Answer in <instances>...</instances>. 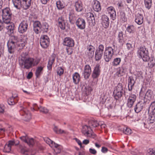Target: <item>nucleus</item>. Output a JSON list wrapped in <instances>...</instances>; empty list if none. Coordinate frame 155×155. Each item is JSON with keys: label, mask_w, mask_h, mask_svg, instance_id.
<instances>
[{"label": "nucleus", "mask_w": 155, "mask_h": 155, "mask_svg": "<svg viewBox=\"0 0 155 155\" xmlns=\"http://www.w3.org/2000/svg\"><path fill=\"white\" fill-rule=\"evenodd\" d=\"M25 42L18 41V37L15 36H11L7 43L8 50L9 53H13L15 49H20L25 46Z\"/></svg>", "instance_id": "f257e3e1"}, {"label": "nucleus", "mask_w": 155, "mask_h": 155, "mask_svg": "<svg viewBox=\"0 0 155 155\" xmlns=\"http://www.w3.org/2000/svg\"><path fill=\"white\" fill-rule=\"evenodd\" d=\"M19 64L21 68L29 69L32 66L34 59L33 58L27 57L24 54H22L19 59Z\"/></svg>", "instance_id": "f03ea898"}, {"label": "nucleus", "mask_w": 155, "mask_h": 155, "mask_svg": "<svg viewBox=\"0 0 155 155\" xmlns=\"http://www.w3.org/2000/svg\"><path fill=\"white\" fill-rule=\"evenodd\" d=\"M137 56L144 62L148 61L150 58L148 50L144 46H141L138 48Z\"/></svg>", "instance_id": "7ed1b4c3"}, {"label": "nucleus", "mask_w": 155, "mask_h": 155, "mask_svg": "<svg viewBox=\"0 0 155 155\" xmlns=\"http://www.w3.org/2000/svg\"><path fill=\"white\" fill-rule=\"evenodd\" d=\"M12 14L11 11L8 8H6L2 10V19L5 22L9 23L11 21Z\"/></svg>", "instance_id": "20e7f679"}, {"label": "nucleus", "mask_w": 155, "mask_h": 155, "mask_svg": "<svg viewBox=\"0 0 155 155\" xmlns=\"http://www.w3.org/2000/svg\"><path fill=\"white\" fill-rule=\"evenodd\" d=\"M44 140L51 147L54 148V151L55 153H59L60 152L62 148L61 146L55 143L48 138H45Z\"/></svg>", "instance_id": "39448f33"}, {"label": "nucleus", "mask_w": 155, "mask_h": 155, "mask_svg": "<svg viewBox=\"0 0 155 155\" xmlns=\"http://www.w3.org/2000/svg\"><path fill=\"white\" fill-rule=\"evenodd\" d=\"M124 96L127 100V106L129 107H131L133 106L136 99V96L135 94L130 93L129 96L124 93Z\"/></svg>", "instance_id": "423d86ee"}, {"label": "nucleus", "mask_w": 155, "mask_h": 155, "mask_svg": "<svg viewBox=\"0 0 155 155\" xmlns=\"http://www.w3.org/2000/svg\"><path fill=\"white\" fill-rule=\"evenodd\" d=\"M114 49L111 47H108L105 48L104 57L106 62H108L111 60L114 54Z\"/></svg>", "instance_id": "0eeeda50"}, {"label": "nucleus", "mask_w": 155, "mask_h": 155, "mask_svg": "<svg viewBox=\"0 0 155 155\" xmlns=\"http://www.w3.org/2000/svg\"><path fill=\"white\" fill-rule=\"evenodd\" d=\"M82 132V133L86 136L94 138L95 135L94 133L90 126L85 125L83 126Z\"/></svg>", "instance_id": "6e6552de"}, {"label": "nucleus", "mask_w": 155, "mask_h": 155, "mask_svg": "<svg viewBox=\"0 0 155 155\" xmlns=\"http://www.w3.org/2000/svg\"><path fill=\"white\" fill-rule=\"evenodd\" d=\"M28 22L26 19H24L20 24L18 27V31L20 33H23L28 29Z\"/></svg>", "instance_id": "1a4fd4ad"}, {"label": "nucleus", "mask_w": 155, "mask_h": 155, "mask_svg": "<svg viewBox=\"0 0 155 155\" xmlns=\"http://www.w3.org/2000/svg\"><path fill=\"white\" fill-rule=\"evenodd\" d=\"M123 92L122 84L121 83L118 84L114 92L116 98H117H117L120 97L122 96Z\"/></svg>", "instance_id": "9d476101"}, {"label": "nucleus", "mask_w": 155, "mask_h": 155, "mask_svg": "<svg viewBox=\"0 0 155 155\" xmlns=\"http://www.w3.org/2000/svg\"><path fill=\"white\" fill-rule=\"evenodd\" d=\"M50 40L48 37L46 35L42 36L40 38V44L43 48H46L49 45Z\"/></svg>", "instance_id": "9b49d317"}, {"label": "nucleus", "mask_w": 155, "mask_h": 155, "mask_svg": "<svg viewBox=\"0 0 155 155\" xmlns=\"http://www.w3.org/2000/svg\"><path fill=\"white\" fill-rule=\"evenodd\" d=\"M20 139L26 143L30 147L32 146L35 143V140L29 137L27 135L20 137Z\"/></svg>", "instance_id": "f8f14e48"}, {"label": "nucleus", "mask_w": 155, "mask_h": 155, "mask_svg": "<svg viewBox=\"0 0 155 155\" xmlns=\"http://www.w3.org/2000/svg\"><path fill=\"white\" fill-rule=\"evenodd\" d=\"M63 44L64 46L72 47L74 45V41L71 38L67 37L63 39Z\"/></svg>", "instance_id": "ddd939ff"}, {"label": "nucleus", "mask_w": 155, "mask_h": 155, "mask_svg": "<svg viewBox=\"0 0 155 155\" xmlns=\"http://www.w3.org/2000/svg\"><path fill=\"white\" fill-rule=\"evenodd\" d=\"M20 114L24 116V120L28 121L31 118V115L29 111L27 109L24 108L20 111Z\"/></svg>", "instance_id": "4468645a"}, {"label": "nucleus", "mask_w": 155, "mask_h": 155, "mask_svg": "<svg viewBox=\"0 0 155 155\" xmlns=\"http://www.w3.org/2000/svg\"><path fill=\"white\" fill-rule=\"evenodd\" d=\"M75 23L78 28L81 29H84L85 28L86 22L84 19L82 18H78Z\"/></svg>", "instance_id": "2eb2a0df"}, {"label": "nucleus", "mask_w": 155, "mask_h": 155, "mask_svg": "<svg viewBox=\"0 0 155 155\" xmlns=\"http://www.w3.org/2000/svg\"><path fill=\"white\" fill-rule=\"evenodd\" d=\"M107 12L109 15L110 18L113 20L116 18V15L115 10L112 6L108 7L107 9Z\"/></svg>", "instance_id": "dca6fc26"}, {"label": "nucleus", "mask_w": 155, "mask_h": 155, "mask_svg": "<svg viewBox=\"0 0 155 155\" xmlns=\"http://www.w3.org/2000/svg\"><path fill=\"white\" fill-rule=\"evenodd\" d=\"M34 30L36 34H38L41 31V23L38 21H35L33 24Z\"/></svg>", "instance_id": "f3484780"}, {"label": "nucleus", "mask_w": 155, "mask_h": 155, "mask_svg": "<svg viewBox=\"0 0 155 155\" xmlns=\"http://www.w3.org/2000/svg\"><path fill=\"white\" fill-rule=\"evenodd\" d=\"M101 72L99 64H97L94 67L92 74V77L94 79L98 78Z\"/></svg>", "instance_id": "a211bd4d"}, {"label": "nucleus", "mask_w": 155, "mask_h": 155, "mask_svg": "<svg viewBox=\"0 0 155 155\" xmlns=\"http://www.w3.org/2000/svg\"><path fill=\"white\" fill-rule=\"evenodd\" d=\"M86 17L89 24L94 25L95 24V19L93 14L91 12L88 13L87 14Z\"/></svg>", "instance_id": "6ab92c4d"}, {"label": "nucleus", "mask_w": 155, "mask_h": 155, "mask_svg": "<svg viewBox=\"0 0 155 155\" xmlns=\"http://www.w3.org/2000/svg\"><path fill=\"white\" fill-rule=\"evenodd\" d=\"M91 72V68L89 65H86L84 68L83 75L85 79L88 78Z\"/></svg>", "instance_id": "aec40b11"}, {"label": "nucleus", "mask_w": 155, "mask_h": 155, "mask_svg": "<svg viewBox=\"0 0 155 155\" xmlns=\"http://www.w3.org/2000/svg\"><path fill=\"white\" fill-rule=\"evenodd\" d=\"M102 24L105 28H107L109 26L110 22L109 18L106 15H102L101 18Z\"/></svg>", "instance_id": "412c9836"}, {"label": "nucleus", "mask_w": 155, "mask_h": 155, "mask_svg": "<svg viewBox=\"0 0 155 155\" xmlns=\"http://www.w3.org/2000/svg\"><path fill=\"white\" fill-rule=\"evenodd\" d=\"M93 7L94 10L97 12L100 11L101 10V6L100 2L97 0H94L92 2Z\"/></svg>", "instance_id": "4be33fe9"}, {"label": "nucleus", "mask_w": 155, "mask_h": 155, "mask_svg": "<svg viewBox=\"0 0 155 155\" xmlns=\"http://www.w3.org/2000/svg\"><path fill=\"white\" fill-rule=\"evenodd\" d=\"M74 7L76 11L77 12H81L83 10V4L80 0H78L75 2Z\"/></svg>", "instance_id": "5701e85b"}, {"label": "nucleus", "mask_w": 155, "mask_h": 155, "mask_svg": "<svg viewBox=\"0 0 155 155\" xmlns=\"http://www.w3.org/2000/svg\"><path fill=\"white\" fill-rule=\"evenodd\" d=\"M15 144V142L14 140H10L9 141L8 143H6L5 145L3 151L5 152H9L12 146L13 145Z\"/></svg>", "instance_id": "b1692460"}, {"label": "nucleus", "mask_w": 155, "mask_h": 155, "mask_svg": "<svg viewBox=\"0 0 155 155\" xmlns=\"http://www.w3.org/2000/svg\"><path fill=\"white\" fill-rule=\"evenodd\" d=\"M58 26L62 29H64L67 20L62 17H59L58 19Z\"/></svg>", "instance_id": "393cba45"}, {"label": "nucleus", "mask_w": 155, "mask_h": 155, "mask_svg": "<svg viewBox=\"0 0 155 155\" xmlns=\"http://www.w3.org/2000/svg\"><path fill=\"white\" fill-rule=\"evenodd\" d=\"M143 21V17L142 15L140 14H137L135 15V21L137 24L140 25L142 24Z\"/></svg>", "instance_id": "a878e982"}, {"label": "nucleus", "mask_w": 155, "mask_h": 155, "mask_svg": "<svg viewBox=\"0 0 155 155\" xmlns=\"http://www.w3.org/2000/svg\"><path fill=\"white\" fill-rule=\"evenodd\" d=\"M135 83V81L132 76L129 77L128 79V88L129 91H131Z\"/></svg>", "instance_id": "bb28decb"}, {"label": "nucleus", "mask_w": 155, "mask_h": 155, "mask_svg": "<svg viewBox=\"0 0 155 155\" xmlns=\"http://www.w3.org/2000/svg\"><path fill=\"white\" fill-rule=\"evenodd\" d=\"M77 16L73 11H71L69 14V20L71 24H74L76 21Z\"/></svg>", "instance_id": "cd10ccee"}, {"label": "nucleus", "mask_w": 155, "mask_h": 155, "mask_svg": "<svg viewBox=\"0 0 155 155\" xmlns=\"http://www.w3.org/2000/svg\"><path fill=\"white\" fill-rule=\"evenodd\" d=\"M18 101L17 96V95H15L8 99V102L9 105H13L16 103Z\"/></svg>", "instance_id": "c85d7f7f"}, {"label": "nucleus", "mask_w": 155, "mask_h": 155, "mask_svg": "<svg viewBox=\"0 0 155 155\" xmlns=\"http://www.w3.org/2000/svg\"><path fill=\"white\" fill-rule=\"evenodd\" d=\"M72 78L73 83L75 84H79L80 81V77L79 74L77 72H75L72 75Z\"/></svg>", "instance_id": "c756f323"}, {"label": "nucleus", "mask_w": 155, "mask_h": 155, "mask_svg": "<svg viewBox=\"0 0 155 155\" xmlns=\"http://www.w3.org/2000/svg\"><path fill=\"white\" fill-rule=\"evenodd\" d=\"M144 106V103L142 102L138 103L134 107L135 112L137 113L139 112L142 110Z\"/></svg>", "instance_id": "7c9ffc66"}, {"label": "nucleus", "mask_w": 155, "mask_h": 155, "mask_svg": "<svg viewBox=\"0 0 155 155\" xmlns=\"http://www.w3.org/2000/svg\"><path fill=\"white\" fill-rule=\"evenodd\" d=\"M95 48L91 45H88L87 48V53L89 58H92L94 55Z\"/></svg>", "instance_id": "2f4dec72"}, {"label": "nucleus", "mask_w": 155, "mask_h": 155, "mask_svg": "<svg viewBox=\"0 0 155 155\" xmlns=\"http://www.w3.org/2000/svg\"><path fill=\"white\" fill-rule=\"evenodd\" d=\"M22 7L25 9H28L31 5V0H21Z\"/></svg>", "instance_id": "473e14b6"}, {"label": "nucleus", "mask_w": 155, "mask_h": 155, "mask_svg": "<svg viewBox=\"0 0 155 155\" xmlns=\"http://www.w3.org/2000/svg\"><path fill=\"white\" fill-rule=\"evenodd\" d=\"M126 71L125 68L123 66L118 68L117 70L116 75L118 76H123Z\"/></svg>", "instance_id": "72a5a7b5"}, {"label": "nucleus", "mask_w": 155, "mask_h": 155, "mask_svg": "<svg viewBox=\"0 0 155 155\" xmlns=\"http://www.w3.org/2000/svg\"><path fill=\"white\" fill-rule=\"evenodd\" d=\"M44 67V66H40L37 68L35 73V74L37 78L39 77L43 73Z\"/></svg>", "instance_id": "f704fd0d"}, {"label": "nucleus", "mask_w": 155, "mask_h": 155, "mask_svg": "<svg viewBox=\"0 0 155 155\" xmlns=\"http://www.w3.org/2000/svg\"><path fill=\"white\" fill-rule=\"evenodd\" d=\"M6 29L8 30V31L11 34L13 33L14 32V25L12 22L10 21V22L7 24L5 27Z\"/></svg>", "instance_id": "c9c22d12"}, {"label": "nucleus", "mask_w": 155, "mask_h": 155, "mask_svg": "<svg viewBox=\"0 0 155 155\" xmlns=\"http://www.w3.org/2000/svg\"><path fill=\"white\" fill-rule=\"evenodd\" d=\"M21 0H12L14 7L17 9H20L22 7Z\"/></svg>", "instance_id": "e433bc0d"}, {"label": "nucleus", "mask_w": 155, "mask_h": 155, "mask_svg": "<svg viewBox=\"0 0 155 155\" xmlns=\"http://www.w3.org/2000/svg\"><path fill=\"white\" fill-rule=\"evenodd\" d=\"M117 39L118 42L121 44H123L124 42V33L122 31H120L119 32Z\"/></svg>", "instance_id": "4c0bfd02"}, {"label": "nucleus", "mask_w": 155, "mask_h": 155, "mask_svg": "<svg viewBox=\"0 0 155 155\" xmlns=\"http://www.w3.org/2000/svg\"><path fill=\"white\" fill-rule=\"evenodd\" d=\"M56 5L58 9L61 10L65 6V4L63 1L59 0L56 2Z\"/></svg>", "instance_id": "58836bf2"}, {"label": "nucleus", "mask_w": 155, "mask_h": 155, "mask_svg": "<svg viewBox=\"0 0 155 155\" xmlns=\"http://www.w3.org/2000/svg\"><path fill=\"white\" fill-rule=\"evenodd\" d=\"M55 59V58L54 56H52L50 58L47 65L48 69V70H50L51 69L52 65Z\"/></svg>", "instance_id": "ea45409f"}, {"label": "nucleus", "mask_w": 155, "mask_h": 155, "mask_svg": "<svg viewBox=\"0 0 155 155\" xmlns=\"http://www.w3.org/2000/svg\"><path fill=\"white\" fill-rule=\"evenodd\" d=\"M19 149L21 153L25 155H28L29 150L25 146L21 145L19 146Z\"/></svg>", "instance_id": "a19ab883"}, {"label": "nucleus", "mask_w": 155, "mask_h": 155, "mask_svg": "<svg viewBox=\"0 0 155 155\" xmlns=\"http://www.w3.org/2000/svg\"><path fill=\"white\" fill-rule=\"evenodd\" d=\"M144 5L145 8L147 9H150L152 6V0H144Z\"/></svg>", "instance_id": "79ce46f5"}, {"label": "nucleus", "mask_w": 155, "mask_h": 155, "mask_svg": "<svg viewBox=\"0 0 155 155\" xmlns=\"http://www.w3.org/2000/svg\"><path fill=\"white\" fill-rule=\"evenodd\" d=\"M49 28L48 24L46 22L43 23L42 25H41V28L42 30L41 31L44 32H47Z\"/></svg>", "instance_id": "37998d69"}, {"label": "nucleus", "mask_w": 155, "mask_h": 155, "mask_svg": "<svg viewBox=\"0 0 155 155\" xmlns=\"http://www.w3.org/2000/svg\"><path fill=\"white\" fill-rule=\"evenodd\" d=\"M148 111L152 113H155V101L152 102L149 107Z\"/></svg>", "instance_id": "c03bdc74"}, {"label": "nucleus", "mask_w": 155, "mask_h": 155, "mask_svg": "<svg viewBox=\"0 0 155 155\" xmlns=\"http://www.w3.org/2000/svg\"><path fill=\"white\" fill-rule=\"evenodd\" d=\"M126 30L130 34L133 33L135 31V29L133 25H130L127 27Z\"/></svg>", "instance_id": "a18cd8bd"}, {"label": "nucleus", "mask_w": 155, "mask_h": 155, "mask_svg": "<svg viewBox=\"0 0 155 155\" xmlns=\"http://www.w3.org/2000/svg\"><path fill=\"white\" fill-rule=\"evenodd\" d=\"M88 123L90 126H92L93 127H97L99 125L97 121L94 120H92L89 121Z\"/></svg>", "instance_id": "49530a36"}, {"label": "nucleus", "mask_w": 155, "mask_h": 155, "mask_svg": "<svg viewBox=\"0 0 155 155\" xmlns=\"http://www.w3.org/2000/svg\"><path fill=\"white\" fill-rule=\"evenodd\" d=\"M121 61V59L120 58H117L114 59L112 62V64L114 66L119 65Z\"/></svg>", "instance_id": "de8ad7c7"}, {"label": "nucleus", "mask_w": 155, "mask_h": 155, "mask_svg": "<svg viewBox=\"0 0 155 155\" xmlns=\"http://www.w3.org/2000/svg\"><path fill=\"white\" fill-rule=\"evenodd\" d=\"M152 114H150L149 117V120L150 123H153L155 121V113H152Z\"/></svg>", "instance_id": "09e8293b"}, {"label": "nucleus", "mask_w": 155, "mask_h": 155, "mask_svg": "<svg viewBox=\"0 0 155 155\" xmlns=\"http://www.w3.org/2000/svg\"><path fill=\"white\" fill-rule=\"evenodd\" d=\"M103 54L96 51L95 53V58L96 60L98 61L100 60Z\"/></svg>", "instance_id": "8fccbe9b"}, {"label": "nucleus", "mask_w": 155, "mask_h": 155, "mask_svg": "<svg viewBox=\"0 0 155 155\" xmlns=\"http://www.w3.org/2000/svg\"><path fill=\"white\" fill-rule=\"evenodd\" d=\"M120 20L122 22H124L127 21V18L125 16V14L123 12L120 13Z\"/></svg>", "instance_id": "3c124183"}, {"label": "nucleus", "mask_w": 155, "mask_h": 155, "mask_svg": "<svg viewBox=\"0 0 155 155\" xmlns=\"http://www.w3.org/2000/svg\"><path fill=\"white\" fill-rule=\"evenodd\" d=\"M53 130L57 134L66 133L65 132L64 130L59 129L56 127H55Z\"/></svg>", "instance_id": "603ef678"}, {"label": "nucleus", "mask_w": 155, "mask_h": 155, "mask_svg": "<svg viewBox=\"0 0 155 155\" xmlns=\"http://www.w3.org/2000/svg\"><path fill=\"white\" fill-rule=\"evenodd\" d=\"M104 48V46L103 45H100L97 48L96 51L103 54Z\"/></svg>", "instance_id": "864d4df0"}, {"label": "nucleus", "mask_w": 155, "mask_h": 155, "mask_svg": "<svg viewBox=\"0 0 155 155\" xmlns=\"http://www.w3.org/2000/svg\"><path fill=\"white\" fill-rule=\"evenodd\" d=\"M8 23H5L3 20L0 19V31H2L5 27L6 25Z\"/></svg>", "instance_id": "5fc2aeb1"}, {"label": "nucleus", "mask_w": 155, "mask_h": 155, "mask_svg": "<svg viewBox=\"0 0 155 155\" xmlns=\"http://www.w3.org/2000/svg\"><path fill=\"white\" fill-rule=\"evenodd\" d=\"M38 109L40 112L44 113H47L48 111V110L44 107L40 106V107H38Z\"/></svg>", "instance_id": "6e6d98bb"}, {"label": "nucleus", "mask_w": 155, "mask_h": 155, "mask_svg": "<svg viewBox=\"0 0 155 155\" xmlns=\"http://www.w3.org/2000/svg\"><path fill=\"white\" fill-rule=\"evenodd\" d=\"M64 69L61 67H59L57 69V73L58 74L59 76H61L64 73Z\"/></svg>", "instance_id": "4d7b16f0"}, {"label": "nucleus", "mask_w": 155, "mask_h": 155, "mask_svg": "<svg viewBox=\"0 0 155 155\" xmlns=\"http://www.w3.org/2000/svg\"><path fill=\"white\" fill-rule=\"evenodd\" d=\"M124 132L126 134L129 135L131 133L132 130L129 128H126L125 129H124Z\"/></svg>", "instance_id": "13d9d810"}, {"label": "nucleus", "mask_w": 155, "mask_h": 155, "mask_svg": "<svg viewBox=\"0 0 155 155\" xmlns=\"http://www.w3.org/2000/svg\"><path fill=\"white\" fill-rule=\"evenodd\" d=\"M66 50L68 55H71L73 53V49L71 48H66Z\"/></svg>", "instance_id": "bf43d9fd"}, {"label": "nucleus", "mask_w": 155, "mask_h": 155, "mask_svg": "<svg viewBox=\"0 0 155 155\" xmlns=\"http://www.w3.org/2000/svg\"><path fill=\"white\" fill-rule=\"evenodd\" d=\"M150 66L151 67H153L155 65V60L152 59L150 60V62L149 63Z\"/></svg>", "instance_id": "052dcab7"}, {"label": "nucleus", "mask_w": 155, "mask_h": 155, "mask_svg": "<svg viewBox=\"0 0 155 155\" xmlns=\"http://www.w3.org/2000/svg\"><path fill=\"white\" fill-rule=\"evenodd\" d=\"M89 152L91 153L94 155L97 153V151L94 149L90 148Z\"/></svg>", "instance_id": "680f3d73"}, {"label": "nucleus", "mask_w": 155, "mask_h": 155, "mask_svg": "<svg viewBox=\"0 0 155 155\" xmlns=\"http://www.w3.org/2000/svg\"><path fill=\"white\" fill-rule=\"evenodd\" d=\"M5 109V106L3 104H0V113H3Z\"/></svg>", "instance_id": "e2e57ef3"}, {"label": "nucleus", "mask_w": 155, "mask_h": 155, "mask_svg": "<svg viewBox=\"0 0 155 155\" xmlns=\"http://www.w3.org/2000/svg\"><path fill=\"white\" fill-rule=\"evenodd\" d=\"M127 49L128 50H131L132 48V45L130 43H127L126 44Z\"/></svg>", "instance_id": "0e129e2a"}, {"label": "nucleus", "mask_w": 155, "mask_h": 155, "mask_svg": "<svg viewBox=\"0 0 155 155\" xmlns=\"http://www.w3.org/2000/svg\"><path fill=\"white\" fill-rule=\"evenodd\" d=\"M149 153L151 155H155V150L153 149H150Z\"/></svg>", "instance_id": "69168bd1"}, {"label": "nucleus", "mask_w": 155, "mask_h": 155, "mask_svg": "<svg viewBox=\"0 0 155 155\" xmlns=\"http://www.w3.org/2000/svg\"><path fill=\"white\" fill-rule=\"evenodd\" d=\"M38 107H38L36 104H34L33 105V109L35 110H39V109H38Z\"/></svg>", "instance_id": "338daca9"}, {"label": "nucleus", "mask_w": 155, "mask_h": 155, "mask_svg": "<svg viewBox=\"0 0 155 155\" xmlns=\"http://www.w3.org/2000/svg\"><path fill=\"white\" fill-rule=\"evenodd\" d=\"M142 72L141 71L138 72L137 74V77L139 78V79L143 78V77L142 76Z\"/></svg>", "instance_id": "774afa93"}]
</instances>
